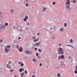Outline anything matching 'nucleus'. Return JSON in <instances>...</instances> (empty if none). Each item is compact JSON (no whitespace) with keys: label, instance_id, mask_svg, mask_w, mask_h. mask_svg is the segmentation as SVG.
I'll use <instances>...</instances> for the list:
<instances>
[{"label":"nucleus","instance_id":"obj_1","mask_svg":"<svg viewBox=\"0 0 77 77\" xmlns=\"http://www.w3.org/2000/svg\"><path fill=\"white\" fill-rule=\"evenodd\" d=\"M66 8H67L68 11H71L72 9H74L75 8L74 5H67L66 6Z\"/></svg>","mask_w":77,"mask_h":77},{"label":"nucleus","instance_id":"obj_2","mask_svg":"<svg viewBox=\"0 0 77 77\" xmlns=\"http://www.w3.org/2000/svg\"><path fill=\"white\" fill-rule=\"evenodd\" d=\"M63 49L61 48H58V54H63L64 52H63Z\"/></svg>","mask_w":77,"mask_h":77},{"label":"nucleus","instance_id":"obj_3","mask_svg":"<svg viewBox=\"0 0 77 77\" xmlns=\"http://www.w3.org/2000/svg\"><path fill=\"white\" fill-rule=\"evenodd\" d=\"M64 57H65V56L63 55H60L58 57V59L59 60L60 59H64Z\"/></svg>","mask_w":77,"mask_h":77},{"label":"nucleus","instance_id":"obj_4","mask_svg":"<svg viewBox=\"0 0 77 77\" xmlns=\"http://www.w3.org/2000/svg\"><path fill=\"white\" fill-rule=\"evenodd\" d=\"M69 4V0L67 1L66 3H65L66 5V6L67 5H70V4Z\"/></svg>","mask_w":77,"mask_h":77},{"label":"nucleus","instance_id":"obj_5","mask_svg":"<svg viewBox=\"0 0 77 77\" xmlns=\"http://www.w3.org/2000/svg\"><path fill=\"white\" fill-rule=\"evenodd\" d=\"M5 51L6 53L8 52V49L6 47H5Z\"/></svg>","mask_w":77,"mask_h":77},{"label":"nucleus","instance_id":"obj_6","mask_svg":"<svg viewBox=\"0 0 77 77\" xmlns=\"http://www.w3.org/2000/svg\"><path fill=\"white\" fill-rule=\"evenodd\" d=\"M24 69L23 68H20V69L19 70V72H21L22 71H24Z\"/></svg>","mask_w":77,"mask_h":77},{"label":"nucleus","instance_id":"obj_7","mask_svg":"<svg viewBox=\"0 0 77 77\" xmlns=\"http://www.w3.org/2000/svg\"><path fill=\"white\" fill-rule=\"evenodd\" d=\"M24 72H23L22 73H21V74H20V75H21V77H24Z\"/></svg>","mask_w":77,"mask_h":77},{"label":"nucleus","instance_id":"obj_8","mask_svg":"<svg viewBox=\"0 0 77 77\" xmlns=\"http://www.w3.org/2000/svg\"><path fill=\"white\" fill-rule=\"evenodd\" d=\"M40 43L38 42V43H35V46H38V45H40Z\"/></svg>","mask_w":77,"mask_h":77},{"label":"nucleus","instance_id":"obj_9","mask_svg":"<svg viewBox=\"0 0 77 77\" xmlns=\"http://www.w3.org/2000/svg\"><path fill=\"white\" fill-rule=\"evenodd\" d=\"M10 12L11 14H13L14 12V10L12 9L10 11Z\"/></svg>","mask_w":77,"mask_h":77},{"label":"nucleus","instance_id":"obj_10","mask_svg":"<svg viewBox=\"0 0 77 77\" xmlns=\"http://www.w3.org/2000/svg\"><path fill=\"white\" fill-rule=\"evenodd\" d=\"M64 29L63 28H61L60 29V32H63Z\"/></svg>","mask_w":77,"mask_h":77},{"label":"nucleus","instance_id":"obj_11","mask_svg":"<svg viewBox=\"0 0 77 77\" xmlns=\"http://www.w3.org/2000/svg\"><path fill=\"white\" fill-rule=\"evenodd\" d=\"M2 11H0V17H3V15H2Z\"/></svg>","mask_w":77,"mask_h":77},{"label":"nucleus","instance_id":"obj_12","mask_svg":"<svg viewBox=\"0 0 77 77\" xmlns=\"http://www.w3.org/2000/svg\"><path fill=\"white\" fill-rule=\"evenodd\" d=\"M47 9V8L45 7L43 8V10H42L43 12H45V11Z\"/></svg>","mask_w":77,"mask_h":77},{"label":"nucleus","instance_id":"obj_13","mask_svg":"<svg viewBox=\"0 0 77 77\" xmlns=\"http://www.w3.org/2000/svg\"><path fill=\"white\" fill-rule=\"evenodd\" d=\"M19 51L20 52H22V51H23V48H20V49H19Z\"/></svg>","mask_w":77,"mask_h":77},{"label":"nucleus","instance_id":"obj_14","mask_svg":"<svg viewBox=\"0 0 77 77\" xmlns=\"http://www.w3.org/2000/svg\"><path fill=\"white\" fill-rule=\"evenodd\" d=\"M26 54H29V51L28 50H26Z\"/></svg>","mask_w":77,"mask_h":77},{"label":"nucleus","instance_id":"obj_15","mask_svg":"<svg viewBox=\"0 0 77 77\" xmlns=\"http://www.w3.org/2000/svg\"><path fill=\"white\" fill-rule=\"evenodd\" d=\"M33 60L34 62H37V60H36V59H33Z\"/></svg>","mask_w":77,"mask_h":77},{"label":"nucleus","instance_id":"obj_16","mask_svg":"<svg viewBox=\"0 0 77 77\" xmlns=\"http://www.w3.org/2000/svg\"><path fill=\"white\" fill-rule=\"evenodd\" d=\"M71 43H73V40L72 39H71L70 40V41Z\"/></svg>","mask_w":77,"mask_h":77},{"label":"nucleus","instance_id":"obj_17","mask_svg":"<svg viewBox=\"0 0 77 77\" xmlns=\"http://www.w3.org/2000/svg\"><path fill=\"white\" fill-rule=\"evenodd\" d=\"M13 28L14 29H18V28L17 27H16L15 26H13Z\"/></svg>","mask_w":77,"mask_h":77},{"label":"nucleus","instance_id":"obj_18","mask_svg":"<svg viewBox=\"0 0 77 77\" xmlns=\"http://www.w3.org/2000/svg\"><path fill=\"white\" fill-rule=\"evenodd\" d=\"M61 65H63V66L65 65V64H64V63H63V62H61Z\"/></svg>","mask_w":77,"mask_h":77},{"label":"nucleus","instance_id":"obj_19","mask_svg":"<svg viewBox=\"0 0 77 77\" xmlns=\"http://www.w3.org/2000/svg\"><path fill=\"white\" fill-rule=\"evenodd\" d=\"M14 43H17V41L16 40H14Z\"/></svg>","mask_w":77,"mask_h":77},{"label":"nucleus","instance_id":"obj_20","mask_svg":"<svg viewBox=\"0 0 77 77\" xmlns=\"http://www.w3.org/2000/svg\"><path fill=\"white\" fill-rule=\"evenodd\" d=\"M25 19H27V20H28L29 19V17L27 16H25Z\"/></svg>","mask_w":77,"mask_h":77},{"label":"nucleus","instance_id":"obj_21","mask_svg":"<svg viewBox=\"0 0 77 77\" xmlns=\"http://www.w3.org/2000/svg\"><path fill=\"white\" fill-rule=\"evenodd\" d=\"M29 5V3H27L26 4V7H28Z\"/></svg>","mask_w":77,"mask_h":77},{"label":"nucleus","instance_id":"obj_22","mask_svg":"<svg viewBox=\"0 0 77 77\" xmlns=\"http://www.w3.org/2000/svg\"><path fill=\"white\" fill-rule=\"evenodd\" d=\"M52 5H56V2H52Z\"/></svg>","mask_w":77,"mask_h":77},{"label":"nucleus","instance_id":"obj_23","mask_svg":"<svg viewBox=\"0 0 77 77\" xmlns=\"http://www.w3.org/2000/svg\"><path fill=\"white\" fill-rule=\"evenodd\" d=\"M64 27H66V26H67V24H66V23H64Z\"/></svg>","mask_w":77,"mask_h":77},{"label":"nucleus","instance_id":"obj_24","mask_svg":"<svg viewBox=\"0 0 77 77\" xmlns=\"http://www.w3.org/2000/svg\"><path fill=\"white\" fill-rule=\"evenodd\" d=\"M57 75L58 77H60V74L59 73H58L57 74Z\"/></svg>","mask_w":77,"mask_h":77},{"label":"nucleus","instance_id":"obj_25","mask_svg":"<svg viewBox=\"0 0 77 77\" xmlns=\"http://www.w3.org/2000/svg\"><path fill=\"white\" fill-rule=\"evenodd\" d=\"M20 66H24V63H21V64L20 65Z\"/></svg>","mask_w":77,"mask_h":77},{"label":"nucleus","instance_id":"obj_26","mask_svg":"<svg viewBox=\"0 0 77 77\" xmlns=\"http://www.w3.org/2000/svg\"><path fill=\"white\" fill-rule=\"evenodd\" d=\"M38 51L40 53L42 52V50H41V49H38Z\"/></svg>","mask_w":77,"mask_h":77},{"label":"nucleus","instance_id":"obj_27","mask_svg":"<svg viewBox=\"0 0 77 77\" xmlns=\"http://www.w3.org/2000/svg\"><path fill=\"white\" fill-rule=\"evenodd\" d=\"M29 24H30V23L29 22L26 23V25H27V26H29Z\"/></svg>","mask_w":77,"mask_h":77},{"label":"nucleus","instance_id":"obj_28","mask_svg":"<svg viewBox=\"0 0 77 77\" xmlns=\"http://www.w3.org/2000/svg\"><path fill=\"white\" fill-rule=\"evenodd\" d=\"M2 25L0 24V29H2Z\"/></svg>","mask_w":77,"mask_h":77},{"label":"nucleus","instance_id":"obj_29","mask_svg":"<svg viewBox=\"0 0 77 77\" xmlns=\"http://www.w3.org/2000/svg\"><path fill=\"white\" fill-rule=\"evenodd\" d=\"M2 27L3 28V29H5V28H6V26L4 25Z\"/></svg>","mask_w":77,"mask_h":77},{"label":"nucleus","instance_id":"obj_30","mask_svg":"<svg viewBox=\"0 0 77 77\" xmlns=\"http://www.w3.org/2000/svg\"><path fill=\"white\" fill-rule=\"evenodd\" d=\"M38 40H39V39H38V40H35L33 41V42H37V41H38Z\"/></svg>","mask_w":77,"mask_h":77},{"label":"nucleus","instance_id":"obj_31","mask_svg":"<svg viewBox=\"0 0 77 77\" xmlns=\"http://www.w3.org/2000/svg\"><path fill=\"white\" fill-rule=\"evenodd\" d=\"M23 20H24V21H25V22L27 21V19L26 18H24Z\"/></svg>","mask_w":77,"mask_h":77},{"label":"nucleus","instance_id":"obj_32","mask_svg":"<svg viewBox=\"0 0 77 77\" xmlns=\"http://www.w3.org/2000/svg\"><path fill=\"white\" fill-rule=\"evenodd\" d=\"M25 72L26 74H27V70H25Z\"/></svg>","mask_w":77,"mask_h":77},{"label":"nucleus","instance_id":"obj_33","mask_svg":"<svg viewBox=\"0 0 77 77\" xmlns=\"http://www.w3.org/2000/svg\"><path fill=\"white\" fill-rule=\"evenodd\" d=\"M36 56H39V53H36Z\"/></svg>","mask_w":77,"mask_h":77},{"label":"nucleus","instance_id":"obj_34","mask_svg":"<svg viewBox=\"0 0 77 77\" xmlns=\"http://www.w3.org/2000/svg\"><path fill=\"white\" fill-rule=\"evenodd\" d=\"M74 72H75V74H77V70H75Z\"/></svg>","mask_w":77,"mask_h":77},{"label":"nucleus","instance_id":"obj_35","mask_svg":"<svg viewBox=\"0 0 77 77\" xmlns=\"http://www.w3.org/2000/svg\"><path fill=\"white\" fill-rule=\"evenodd\" d=\"M7 48H10V47H11V46H9V45H8L7 46Z\"/></svg>","mask_w":77,"mask_h":77},{"label":"nucleus","instance_id":"obj_36","mask_svg":"<svg viewBox=\"0 0 77 77\" xmlns=\"http://www.w3.org/2000/svg\"><path fill=\"white\" fill-rule=\"evenodd\" d=\"M40 66H41L42 65V63H40L39 64Z\"/></svg>","mask_w":77,"mask_h":77},{"label":"nucleus","instance_id":"obj_37","mask_svg":"<svg viewBox=\"0 0 77 77\" xmlns=\"http://www.w3.org/2000/svg\"><path fill=\"white\" fill-rule=\"evenodd\" d=\"M42 3L43 5H45V4H46L45 2H43Z\"/></svg>","mask_w":77,"mask_h":77},{"label":"nucleus","instance_id":"obj_38","mask_svg":"<svg viewBox=\"0 0 77 77\" xmlns=\"http://www.w3.org/2000/svg\"><path fill=\"white\" fill-rule=\"evenodd\" d=\"M9 66H10V65H9V64H8L7 65V68H9Z\"/></svg>","mask_w":77,"mask_h":77},{"label":"nucleus","instance_id":"obj_39","mask_svg":"<svg viewBox=\"0 0 77 77\" xmlns=\"http://www.w3.org/2000/svg\"><path fill=\"white\" fill-rule=\"evenodd\" d=\"M71 47H72V48H73L74 49H75V48L72 45H70Z\"/></svg>","mask_w":77,"mask_h":77},{"label":"nucleus","instance_id":"obj_40","mask_svg":"<svg viewBox=\"0 0 77 77\" xmlns=\"http://www.w3.org/2000/svg\"><path fill=\"white\" fill-rule=\"evenodd\" d=\"M73 2L74 3H75L76 2V1H75V0H73Z\"/></svg>","mask_w":77,"mask_h":77},{"label":"nucleus","instance_id":"obj_41","mask_svg":"<svg viewBox=\"0 0 77 77\" xmlns=\"http://www.w3.org/2000/svg\"><path fill=\"white\" fill-rule=\"evenodd\" d=\"M3 69V68L1 66H0V70H2Z\"/></svg>","mask_w":77,"mask_h":77},{"label":"nucleus","instance_id":"obj_42","mask_svg":"<svg viewBox=\"0 0 77 77\" xmlns=\"http://www.w3.org/2000/svg\"><path fill=\"white\" fill-rule=\"evenodd\" d=\"M32 38H33V39H35V36H33L32 37Z\"/></svg>","mask_w":77,"mask_h":77},{"label":"nucleus","instance_id":"obj_43","mask_svg":"<svg viewBox=\"0 0 77 77\" xmlns=\"http://www.w3.org/2000/svg\"><path fill=\"white\" fill-rule=\"evenodd\" d=\"M3 39L1 40H0L1 42H3Z\"/></svg>","mask_w":77,"mask_h":77},{"label":"nucleus","instance_id":"obj_44","mask_svg":"<svg viewBox=\"0 0 77 77\" xmlns=\"http://www.w3.org/2000/svg\"><path fill=\"white\" fill-rule=\"evenodd\" d=\"M39 34H40V33L39 32H38L37 34V35L38 36V35H39Z\"/></svg>","mask_w":77,"mask_h":77},{"label":"nucleus","instance_id":"obj_45","mask_svg":"<svg viewBox=\"0 0 77 77\" xmlns=\"http://www.w3.org/2000/svg\"><path fill=\"white\" fill-rule=\"evenodd\" d=\"M35 50H38V49H37V48H35Z\"/></svg>","mask_w":77,"mask_h":77},{"label":"nucleus","instance_id":"obj_46","mask_svg":"<svg viewBox=\"0 0 77 77\" xmlns=\"http://www.w3.org/2000/svg\"><path fill=\"white\" fill-rule=\"evenodd\" d=\"M19 47L18 46V45H17V48H18Z\"/></svg>","mask_w":77,"mask_h":77},{"label":"nucleus","instance_id":"obj_47","mask_svg":"<svg viewBox=\"0 0 77 77\" xmlns=\"http://www.w3.org/2000/svg\"><path fill=\"white\" fill-rule=\"evenodd\" d=\"M66 45L67 46H68L69 47H70V46H71V45Z\"/></svg>","mask_w":77,"mask_h":77},{"label":"nucleus","instance_id":"obj_48","mask_svg":"<svg viewBox=\"0 0 77 77\" xmlns=\"http://www.w3.org/2000/svg\"><path fill=\"white\" fill-rule=\"evenodd\" d=\"M5 24L6 26H8V23H6Z\"/></svg>","mask_w":77,"mask_h":77},{"label":"nucleus","instance_id":"obj_49","mask_svg":"<svg viewBox=\"0 0 77 77\" xmlns=\"http://www.w3.org/2000/svg\"><path fill=\"white\" fill-rule=\"evenodd\" d=\"M35 77V75H33L32 76V77Z\"/></svg>","mask_w":77,"mask_h":77},{"label":"nucleus","instance_id":"obj_50","mask_svg":"<svg viewBox=\"0 0 77 77\" xmlns=\"http://www.w3.org/2000/svg\"><path fill=\"white\" fill-rule=\"evenodd\" d=\"M23 29H20L19 31H20V32H23Z\"/></svg>","mask_w":77,"mask_h":77},{"label":"nucleus","instance_id":"obj_51","mask_svg":"<svg viewBox=\"0 0 77 77\" xmlns=\"http://www.w3.org/2000/svg\"><path fill=\"white\" fill-rule=\"evenodd\" d=\"M10 72H13V70L12 69H11L10 70Z\"/></svg>","mask_w":77,"mask_h":77},{"label":"nucleus","instance_id":"obj_52","mask_svg":"<svg viewBox=\"0 0 77 77\" xmlns=\"http://www.w3.org/2000/svg\"><path fill=\"white\" fill-rule=\"evenodd\" d=\"M26 2H29V0H25Z\"/></svg>","mask_w":77,"mask_h":77},{"label":"nucleus","instance_id":"obj_53","mask_svg":"<svg viewBox=\"0 0 77 77\" xmlns=\"http://www.w3.org/2000/svg\"><path fill=\"white\" fill-rule=\"evenodd\" d=\"M21 37H19L18 38V39H21Z\"/></svg>","mask_w":77,"mask_h":77},{"label":"nucleus","instance_id":"obj_54","mask_svg":"<svg viewBox=\"0 0 77 77\" xmlns=\"http://www.w3.org/2000/svg\"><path fill=\"white\" fill-rule=\"evenodd\" d=\"M49 32L50 33H52V32L51 31H49Z\"/></svg>","mask_w":77,"mask_h":77},{"label":"nucleus","instance_id":"obj_55","mask_svg":"<svg viewBox=\"0 0 77 77\" xmlns=\"http://www.w3.org/2000/svg\"><path fill=\"white\" fill-rule=\"evenodd\" d=\"M61 45H62V44H59V45L60 47V46H61Z\"/></svg>","mask_w":77,"mask_h":77},{"label":"nucleus","instance_id":"obj_56","mask_svg":"<svg viewBox=\"0 0 77 77\" xmlns=\"http://www.w3.org/2000/svg\"><path fill=\"white\" fill-rule=\"evenodd\" d=\"M22 62H21V61L19 62L18 63H19V64H20V63H21Z\"/></svg>","mask_w":77,"mask_h":77},{"label":"nucleus","instance_id":"obj_57","mask_svg":"<svg viewBox=\"0 0 77 77\" xmlns=\"http://www.w3.org/2000/svg\"><path fill=\"white\" fill-rule=\"evenodd\" d=\"M75 68L77 71V66H76V67H75Z\"/></svg>","mask_w":77,"mask_h":77},{"label":"nucleus","instance_id":"obj_58","mask_svg":"<svg viewBox=\"0 0 77 77\" xmlns=\"http://www.w3.org/2000/svg\"><path fill=\"white\" fill-rule=\"evenodd\" d=\"M57 69H59V67H57L56 68Z\"/></svg>","mask_w":77,"mask_h":77},{"label":"nucleus","instance_id":"obj_59","mask_svg":"<svg viewBox=\"0 0 77 77\" xmlns=\"http://www.w3.org/2000/svg\"><path fill=\"white\" fill-rule=\"evenodd\" d=\"M8 68H9V69H11V67L9 66Z\"/></svg>","mask_w":77,"mask_h":77},{"label":"nucleus","instance_id":"obj_60","mask_svg":"<svg viewBox=\"0 0 77 77\" xmlns=\"http://www.w3.org/2000/svg\"><path fill=\"white\" fill-rule=\"evenodd\" d=\"M52 29H53V28H51V30H52Z\"/></svg>","mask_w":77,"mask_h":77},{"label":"nucleus","instance_id":"obj_61","mask_svg":"<svg viewBox=\"0 0 77 77\" xmlns=\"http://www.w3.org/2000/svg\"><path fill=\"white\" fill-rule=\"evenodd\" d=\"M30 1H31L30 2H33V0H30Z\"/></svg>","mask_w":77,"mask_h":77},{"label":"nucleus","instance_id":"obj_62","mask_svg":"<svg viewBox=\"0 0 77 77\" xmlns=\"http://www.w3.org/2000/svg\"><path fill=\"white\" fill-rule=\"evenodd\" d=\"M71 57H69V59H71Z\"/></svg>","mask_w":77,"mask_h":77},{"label":"nucleus","instance_id":"obj_63","mask_svg":"<svg viewBox=\"0 0 77 77\" xmlns=\"http://www.w3.org/2000/svg\"><path fill=\"white\" fill-rule=\"evenodd\" d=\"M38 59H39L40 58V57H39V56H38Z\"/></svg>","mask_w":77,"mask_h":77},{"label":"nucleus","instance_id":"obj_64","mask_svg":"<svg viewBox=\"0 0 77 77\" xmlns=\"http://www.w3.org/2000/svg\"><path fill=\"white\" fill-rule=\"evenodd\" d=\"M11 50L10 48H8V50Z\"/></svg>","mask_w":77,"mask_h":77}]
</instances>
